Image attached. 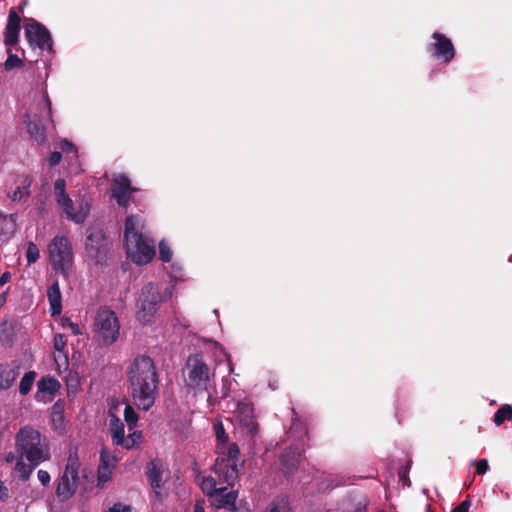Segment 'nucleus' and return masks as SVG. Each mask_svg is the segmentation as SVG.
<instances>
[{
    "label": "nucleus",
    "mask_w": 512,
    "mask_h": 512,
    "mask_svg": "<svg viewBox=\"0 0 512 512\" xmlns=\"http://www.w3.org/2000/svg\"><path fill=\"white\" fill-rule=\"evenodd\" d=\"M27 132L30 134L31 138H33L38 143H43L46 139L45 128L41 124L40 121L36 120H28L26 122Z\"/></svg>",
    "instance_id": "a878e982"
},
{
    "label": "nucleus",
    "mask_w": 512,
    "mask_h": 512,
    "mask_svg": "<svg viewBox=\"0 0 512 512\" xmlns=\"http://www.w3.org/2000/svg\"><path fill=\"white\" fill-rule=\"evenodd\" d=\"M47 298L50 304L51 316L60 315L62 312V295L58 282L53 283L47 290Z\"/></svg>",
    "instance_id": "5701e85b"
},
{
    "label": "nucleus",
    "mask_w": 512,
    "mask_h": 512,
    "mask_svg": "<svg viewBox=\"0 0 512 512\" xmlns=\"http://www.w3.org/2000/svg\"><path fill=\"white\" fill-rule=\"evenodd\" d=\"M378 512H384V511H383V510H380V511H378Z\"/></svg>",
    "instance_id": "13d9d810"
},
{
    "label": "nucleus",
    "mask_w": 512,
    "mask_h": 512,
    "mask_svg": "<svg viewBox=\"0 0 512 512\" xmlns=\"http://www.w3.org/2000/svg\"><path fill=\"white\" fill-rule=\"evenodd\" d=\"M37 476H38V479H39V481L41 482V484H42L43 486H47V485H49V483H50V481H51V476H50V474L48 473V471H46V470H42V469H41V470H39V471L37 472Z\"/></svg>",
    "instance_id": "37998d69"
},
{
    "label": "nucleus",
    "mask_w": 512,
    "mask_h": 512,
    "mask_svg": "<svg viewBox=\"0 0 512 512\" xmlns=\"http://www.w3.org/2000/svg\"><path fill=\"white\" fill-rule=\"evenodd\" d=\"M48 257L52 269L68 277L73 268V247L66 236H55L48 244Z\"/></svg>",
    "instance_id": "20e7f679"
},
{
    "label": "nucleus",
    "mask_w": 512,
    "mask_h": 512,
    "mask_svg": "<svg viewBox=\"0 0 512 512\" xmlns=\"http://www.w3.org/2000/svg\"><path fill=\"white\" fill-rule=\"evenodd\" d=\"M40 257V251H39V248L38 246L30 241L28 242V245H27V250H26V258H27V262L28 264H33L35 263Z\"/></svg>",
    "instance_id": "c9c22d12"
},
{
    "label": "nucleus",
    "mask_w": 512,
    "mask_h": 512,
    "mask_svg": "<svg viewBox=\"0 0 512 512\" xmlns=\"http://www.w3.org/2000/svg\"><path fill=\"white\" fill-rule=\"evenodd\" d=\"M54 194L57 204L65 213L67 219L80 224L83 223L90 211L88 203H81L77 210L74 209L73 200L66 193V181L63 178H58L54 182Z\"/></svg>",
    "instance_id": "1a4fd4ad"
},
{
    "label": "nucleus",
    "mask_w": 512,
    "mask_h": 512,
    "mask_svg": "<svg viewBox=\"0 0 512 512\" xmlns=\"http://www.w3.org/2000/svg\"><path fill=\"white\" fill-rule=\"evenodd\" d=\"M263 512H288V505L284 501H273Z\"/></svg>",
    "instance_id": "4c0bfd02"
},
{
    "label": "nucleus",
    "mask_w": 512,
    "mask_h": 512,
    "mask_svg": "<svg viewBox=\"0 0 512 512\" xmlns=\"http://www.w3.org/2000/svg\"><path fill=\"white\" fill-rule=\"evenodd\" d=\"M124 420L127 423L129 430H132L133 427L137 424L139 420V416L135 409L130 404H126L124 409Z\"/></svg>",
    "instance_id": "473e14b6"
},
{
    "label": "nucleus",
    "mask_w": 512,
    "mask_h": 512,
    "mask_svg": "<svg viewBox=\"0 0 512 512\" xmlns=\"http://www.w3.org/2000/svg\"><path fill=\"white\" fill-rule=\"evenodd\" d=\"M21 18L14 8L10 9L4 32V44L6 48L13 47L19 42Z\"/></svg>",
    "instance_id": "2eb2a0df"
},
{
    "label": "nucleus",
    "mask_w": 512,
    "mask_h": 512,
    "mask_svg": "<svg viewBox=\"0 0 512 512\" xmlns=\"http://www.w3.org/2000/svg\"><path fill=\"white\" fill-rule=\"evenodd\" d=\"M471 506V502L466 499L462 501L460 504H458L456 507H454L451 512H468L469 508Z\"/></svg>",
    "instance_id": "49530a36"
},
{
    "label": "nucleus",
    "mask_w": 512,
    "mask_h": 512,
    "mask_svg": "<svg viewBox=\"0 0 512 512\" xmlns=\"http://www.w3.org/2000/svg\"><path fill=\"white\" fill-rule=\"evenodd\" d=\"M193 512H205L204 501H197L194 505Z\"/></svg>",
    "instance_id": "8fccbe9b"
},
{
    "label": "nucleus",
    "mask_w": 512,
    "mask_h": 512,
    "mask_svg": "<svg viewBox=\"0 0 512 512\" xmlns=\"http://www.w3.org/2000/svg\"><path fill=\"white\" fill-rule=\"evenodd\" d=\"M110 245L102 230L94 229L88 231L85 241V252L88 258L96 264H105Z\"/></svg>",
    "instance_id": "9d476101"
},
{
    "label": "nucleus",
    "mask_w": 512,
    "mask_h": 512,
    "mask_svg": "<svg viewBox=\"0 0 512 512\" xmlns=\"http://www.w3.org/2000/svg\"><path fill=\"white\" fill-rule=\"evenodd\" d=\"M51 420L55 427L61 426L63 424V405L59 401H57L52 407Z\"/></svg>",
    "instance_id": "f704fd0d"
},
{
    "label": "nucleus",
    "mask_w": 512,
    "mask_h": 512,
    "mask_svg": "<svg viewBox=\"0 0 512 512\" xmlns=\"http://www.w3.org/2000/svg\"><path fill=\"white\" fill-rule=\"evenodd\" d=\"M208 402H209V404L213 405V404H215V403H216V399H215V398H213L211 395H209V396H208Z\"/></svg>",
    "instance_id": "4d7b16f0"
},
{
    "label": "nucleus",
    "mask_w": 512,
    "mask_h": 512,
    "mask_svg": "<svg viewBox=\"0 0 512 512\" xmlns=\"http://www.w3.org/2000/svg\"><path fill=\"white\" fill-rule=\"evenodd\" d=\"M35 378V371H28L23 375L19 384V393L21 395H27L31 391Z\"/></svg>",
    "instance_id": "c85d7f7f"
},
{
    "label": "nucleus",
    "mask_w": 512,
    "mask_h": 512,
    "mask_svg": "<svg viewBox=\"0 0 512 512\" xmlns=\"http://www.w3.org/2000/svg\"><path fill=\"white\" fill-rule=\"evenodd\" d=\"M45 102L47 104L48 112L50 113V111H51V102H50V100H49V98L47 96H45Z\"/></svg>",
    "instance_id": "6e6d98bb"
},
{
    "label": "nucleus",
    "mask_w": 512,
    "mask_h": 512,
    "mask_svg": "<svg viewBox=\"0 0 512 512\" xmlns=\"http://www.w3.org/2000/svg\"><path fill=\"white\" fill-rule=\"evenodd\" d=\"M136 188L131 186V181L126 175H120L111 184L112 197L121 207H127L130 203L131 194Z\"/></svg>",
    "instance_id": "4468645a"
},
{
    "label": "nucleus",
    "mask_w": 512,
    "mask_h": 512,
    "mask_svg": "<svg viewBox=\"0 0 512 512\" xmlns=\"http://www.w3.org/2000/svg\"><path fill=\"white\" fill-rule=\"evenodd\" d=\"M138 218L134 215L126 217L124 230V244L127 254L137 265H145L152 261L155 257L154 241L148 237H144L137 230Z\"/></svg>",
    "instance_id": "7ed1b4c3"
},
{
    "label": "nucleus",
    "mask_w": 512,
    "mask_h": 512,
    "mask_svg": "<svg viewBox=\"0 0 512 512\" xmlns=\"http://www.w3.org/2000/svg\"><path fill=\"white\" fill-rule=\"evenodd\" d=\"M17 461L15 472L22 481L29 480L34 469L51 459V447L48 438L32 426L21 427L15 435Z\"/></svg>",
    "instance_id": "f257e3e1"
},
{
    "label": "nucleus",
    "mask_w": 512,
    "mask_h": 512,
    "mask_svg": "<svg viewBox=\"0 0 512 512\" xmlns=\"http://www.w3.org/2000/svg\"><path fill=\"white\" fill-rule=\"evenodd\" d=\"M140 438H141V432L133 431L127 437H125V440H131L133 442V447H134Z\"/></svg>",
    "instance_id": "09e8293b"
},
{
    "label": "nucleus",
    "mask_w": 512,
    "mask_h": 512,
    "mask_svg": "<svg viewBox=\"0 0 512 512\" xmlns=\"http://www.w3.org/2000/svg\"><path fill=\"white\" fill-rule=\"evenodd\" d=\"M235 417L244 433L254 439L258 434V423L255 419L252 404L247 401H239L235 410Z\"/></svg>",
    "instance_id": "ddd939ff"
},
{
    "label": "nucleus",
    "mask_w": 512,
    "mask_h": 512,
    "mask_svg": "<svg viewBox=\"0 0 512 512\" xmlns=\"http://www.w3.org/2000/svg\"><path fill=\"white\" fill-rule=\"evenodd\" d=\"M159 256L160 259L165 263L170 262L172 259V251L168 244L163 240L159 243Z\"/></svg>",
    "instance_id": "e433bc0d"
},
{
    "label": "nucleus",
    "mask_w": 512,
    "mask_h": 512,
    "mask_svg": "<svg viewBox=\"0 0 512 512\" xmlns=\"http://www.w3.org/2000/svg\"><path fill=\"white\" fill-rule=\"evenodd\" d=\"M214 432L216 436V440L218 442L217 449H222L223 447H220V445H225L228 443V435L225 431L224 425L222 422H216L214 423Z\"/></svg>",
    "instance_id": "72a5a7b5"
},
{
    "label": "nucleus",
    "mask_w": 512,
    "mask_h": 512,
    "mask_svg": "<svg viewBox=\"0 0 512 512\" xmlns=\"http://www.w3.org/2000/svg\"><path fill=\"white\" fill-rule=\"evenodd\" d=\"M62 160V154L61 152L54 151L49 155L48 163L50 166H56L58 165Z\"/></svg>",
    "instance_id": "c03bdc74"
},
{
    "label": "nucleus",
    "mask_w": 512,
    "mask_h": 512,
    "mask_svg": "<svg viewBox=\"0 0 512 512\" xmlns=\"http://www.w3.org/2000/svg\"><path fill=\"white\" fill-rule=\"evenodd\" d=\"M109 430L113 444L122 446L125 449L133 448V442L131 440H125L124 424L117 416L110 418Z\"/></svg>",
    "instance_id": "6ab92c4d"
},
{
    "label": "nucleus",
    "mask_w": 512,
    "mask_h": 512,
    "mask_svg": "<svg viewBox=\"0 0 512 512\" xmlns=\"http://www.w3.org/2000/svg\"><path fill=\"white\" fill-rule=\"evenodd\" d=\"M19 376V367L10 364L0 365V390L9 389Z\"/></svg>",
    "instance_id": "4be33fe9"
},
{
    "label": "nucleus",
    "mask_w": 512,
    "mask_h": 512,
    "mask_svg": "<svg viewBox=\"0 0 512 512\" xmlns=\"http://www.w3.org/2000/svg\"><path fill=\"white\" fill-rule=\"evenodd\" d=\"M60 148H61L62 152H65V153H72V152L76 153L75 145L67 139H64L60 142Z\"/></svg>",
    "instance_id": "79ce46f5"
},
{
    "label": "nucleus",
    "mask_w": 512,
    "mask_h": 512,
    "mask_svg": "<svg viewBox=\"0 0 512 512\" xmlns=\"http://www.w3.org/2000/svg\"><path fill=\"white\" fill-rule=\"evenodd\" d=\"M128 388L136 407L148 411L158 396L159 375L149 356L139 355L127 369Z\"/></svg>",
    "instance_id": "f03ea898"
},
{
    "label": "nucleus",
    "mask_w": 512,
    "mask_h": 512,
    "mask_svg": "<svg viewBox=\"0 0 512 512\" xmlns=\"http://www.w3.org/2000/svg\"><path fill=\"white\" fill-rule=\"evenodd\" d=\"M220 453L224 454V456L220 457V461H225L227 464L235 463L238 467H243V461L239 460L240 450L236 443H231L226 453L223 451Z\"/></svg>",
    "instance_id": "bb28decb"
},
{
    "label": "nucleus",
    "mask_w": 512,
    "mask_h": 512,
    "mask_svg": "<svg viewBox=\"0 0 512 512\" xmlns=\"http://www.w3.org/2000/svg\"><path fill=\"white\" fill-rule=\"evenodd\" d=\"M61 325L64 328L65 327H69L74 335H80L81 334V331H80V328H79L78 324L72 322L70 320V318H68V317H63L61 319Z\"/></svg>",
    "instance_id": "ea45409f"
},
{
    "label": "nucleus",
    "mask_w": 512,
    "mask_h": 512,
    "mask_svg": "<svg viewBox=\"0 0 512 512\" xmlns=\"http://www.w3.org/2000/svg\"><path fill=\"white\" fill-rule=\"evenodd\" d=\"M186 386L198 391H207L211 386L212 377L208 365L199 354L188 357L186 362Z\"/></svg>",
    "instance_id": "6e6552de"
},
{
    "label": "nucleus",
    "mask_w": 512,
    "mask_h": 512,
    "mask_svg": "<svg viewBox=\"0 0 512 512\" xmlns=\"http://www.w3.org/2000/svg\"><path fill=\"white\" fill-rule=\"evenodd\" d=\"M93 331L95 338L103 346L115 343L120 334V321L116 313L106 306H101L94 318Z\"/></svg>",
    "instance_id": "39448f33"
},
{
    "label": "nucleus",
    "mask_w": 512,
    "mask_h": 512,
    "mask_svg": "<svg viewBox=\"0 0 512 512\" xmlns=\"http://www.w3.org/2000/svg\"><path fill=\"white\" fill-rule=\"evenodd\" d=\"M489 470V464L486 459H479L476 462V473L478 475H483Z\"/></svg>",
    "instance_id": "a19ab883"
},
{
    "label": "nucleus",
    "mask_w": 512,
    "mask_h": 512,
    "mask_svg": "<svg viewBox=\"0 0 512 512\" xmlns=\"http://www.w3.org/2000/svg\"><path fill=\"white\" fill-rule=\"evenodd\" d=\"M163 297L160 293L159 287L154 283L146 284L140 293L137 302V319L143 324H150L153 322Z\"/></svg>",
    "instance_id": "0eeeda50"
},
{
    "label": "nucleus",
    "mask_w": 512,
    "mask_h": 512,
    "mask_svg": "<svg viewBox=\"0 0 512 512\" xmlns=\"http://www.w3.org/2000/svg\"><path fill=\"white\" fill-rule=\"evenodd\" d=\"M6 302V296L5 294L0 295V308L5 304Z\"/></svg>",
    "instance_id": "5fc2aeb1"
},
{
    "label": "nucleus",
    "mask_w": 512,
    "mask_h": 512,
    "mask_svg": "<svg viewBox=\"0 0 512 512\" xmlns=\"http://www.w3.org/2000/svg\"><path fill=\"white\" fill-rule=\"evenodd\" d=\"M16 230V215H5L0 212V235L10 236Z\"/></svg>",
    "instance_id": "393cba45"
},
{
    "label": "nucleus",
    "mask_w": 512,
    "mask_h": 512,
    "mask_svg": "<svg viewBox=\"0 0 512 512\" xmlns=\"http://www.w3.org/2000/svg\"><path fill=\"white\" fill-rule=\"evenodd\" d=\"M6 52L8 57L4 63V67L7 71H10L14 68H22L24 66L23 61L12 52V47L6 48Z\"/></svg>",
    "instance_id": "7c9ffc66"
},
{
    "label": "nucleus",
    "mask_w": 512,
    "mask_h": 512,
    "mask_svg": "<svg viewBox=\"0 0 512 512\" xmlns=\"http://www.w3.org/2000/svg\"><path fill=\"white\" fill-rule=\"evenodd\" d=\"M80 461L77 448H71L67 458V463L62 476L58 479L56 485V496L61 501H67L73 497L78 487V472Z\"/></svg>",
    "instance_id": "423d86ee"
},
{
    "label": "nucleus",
    "mask_w": 512,
    "mask_h": 512,
    "mask_svg": "<svg viewBox=\"0 0 512 512\" xmlns=\"http://www.w3.org/2000/svg\"><path fill=\"white\" fill-rule=\"evenodd\" d=\"M238 497V491L231 490L227 491L226 487H219L215 495L210 499L211 505L216 508H224L232 512L238 510L236 506V499Z\"/></svg>",
    "instance_id": "f3484780"
},
{
    "label": "nucleus",
    "mask_w": 512,
    "mask_h": 512,
    "mask_svg": "<svg viewBox=\"0 0 512 512\" xmlns=\"http://www.w3.org/2000/svg\"><path fill=\"white\" fill-rule=\"evenodd\" d=\"M25 38L31 46H37L41 50H53L52 37L48 29L39 22H33L25 26Z\"/></svg>",
    "instance_id": "f8f14e48"
},
{
    "label": "nucleus",
    "mask_w": 512,
    "mask_h": 512,
    "mask_svg": "<svg viewBox=\"0 0 512 512\" xmlns=\"http://www.w3.org/2000/svg\"><path fill=\"white\" fill-rule=\"evenodd\" d=\"M31 185V181L29 179L24 180V184L22 187H18L12 195V200L17 202H25L30 195L29 187Z\"/></svg>",
    "instance_id": "2f4dec72"
},
{
    "label": "nucleus",
    "mask_w": 512,
    "mask_h": 512,
    "mask_svg": "<svg viewBox=\"0 0 512 512\" xmlns=\"http://www.w3.org/2000/svg\"><path fill=\"white\" fill-rule=\"evenodd\" d=\"M505 420H512V406L509 404L502 405L493 417V421L497 426L502 425Z\"/></svg>",
    "instance_id": "cd10ccee"
},
{
    "label": "nucleus",
    "mask_w": 512,
    "mask_h": 512,
    "mask_svg": "<svg viewBox=\"0 0 512 512\" xmlns=\"http://www.w3.org/2000/svg\"><path fill=\"white\" fill-rule=\"evenodd\" d=\"M15 459V455L13 453H9L5 456L6 462H12Z\"/></svg>",
    "instance_id": "864d4df0"
},
{
    "label": "nucleus",
    "mask_w": 512,
    "mask_h": 512,
    "mask_svg": "<svg viewBox=\"0 0 512 512\" xmlns=\"http://www.w3.org/2000/svg\"><path fill=\"white\" fill-rule=\"evenodd\" d=\"M235 463L227 464L225 461H220V457L216 459L214 465V472L218 475L219 481L226 483L229 486H233L239 477V470Z\"/></svg>",
    "instance_id": "a211bd4d"
},
{
    "label": "nucleus",
    "mask_w": 512,
    "mask_h": 512,
    "mask_svg": "<svg viewBox=\"0 0 512 512\" xmlns=\"http://www.w3.org/2000/svg\"><path fill=\"white\" fill-rule=\"evenodd\" d=\"M100 458H101V462H102V464H103L105 467H107L106 454H105V450H104V449L101 451Z\"/></svg>",
    "instance_id": "603ef678"
},
{
    "label": "nucleus",
    "mask_w": 512,
    "mask_h": 512,
    "mask_svg": "<svg viewBox=\"0 0 512 512\" xmlns=\"http://www.w3.org/2000/svg\"><path fill=\"white\" fill-rule=\"evenodd\" d=\"M200 487L203 493L208 496L209 500L215 495V493L219 489V487H217L216 480L211 476L204 477L200 483Z\"/></svg>",
    "instance_id": "c756f323"
},
{
    "label": "nucleus",
    "mask_w": 512,
    "mask_h": 512,
    "mask_svg": "<svg viewBox=\"0 0 512 512\" xmlns=\"http://www.w3.org/2000/svg\"><path fill=\"white\" fill-rule=\"evenodd\" d=\"M106 512H131V507L122 503H116Z\"/></svg>",
    "instance_id": "a18cd8bd"
},
{
    "label": "nucleus",
    "mask_w": 512,
    "mask_h": 512,
    "mask_svg": "<svg viewBox=\"0 0 512 512\" xmlns=\"http://www.w3.org/2000/svg\"><path fill=\"white\" fill-rule=\"evenodd\" d=\"M162 464L158 459L151 460L146 467V475L148 477L150 486L153 489L157 500L162 501L163 495L161 493L162 481Z\"/></svg>",
    "instance_id": "dca6fc26"
},
{
    "label": "nucleus",
    "mask_w": 512,
    "mask_h": 512,
    "mask_svg": "<svg viewBox=\"0 0 512 512\" xmlns=\"http://www.w3.org/2000/svg\"><path fill=\"white\" fill-rule=\"evenodd\" d=\"M9 498V490L4 482L0 480V502H4Z\"/></svg>",
    "instance_id": "de8ad7c7"
},
{
    "label": "nucleus",
    "mask_w": 512,
    "mask_h": 512,
    "mask_svg": "<svg viewBox=\"0 0 512 512\" xmlns=\"http://www.w3.org/2000/svg\"><path fill=\"white\" fill-rule=\"evenodd\" d=\"M369 501L364 494L356 493L346 499L339 512H368Z\"/></svg>",
    "instance_id": "412c9836"
},
{
    "label": "nucleus",
    "mask_w": 512,
    "mask_h": 512,
    "mask_svg": "<svg viewBox=\"0 0 512 512\" xmlns=\"http://www.w3.org/2000/svg\"><path fill=\"white\" fill-rule=\"evenodd\" d=\"M431 37L434 42L427 45V51L433 58L450 63L456 55L451 39L440 32H434Z\"/></svg>",
    "instance_id": "9b49d317"
},
{
    "label": "nucleus",
    "mask_w": 512,
    "mask_h": 512,
    "mask_svg": "<svg viewBox=\"0 0 512 512\" xmlns=\"http://www.w3.org/2000/svg\"><path fill=\"white\" fill-rule=\"evenodd\" d=\"M300 453L294 447L287 448L280 456L281 469L286 475H292L298 468Z\"/></svg>",
    "instance_id": "aec40b11"
},
{
    "label": "nucleus",
    "mask_w": 512,
    "mask_h": 512,
    "mask_svg": "<svg viewBox=\"0 0 512 512\" xmlns=\"http://www.w3.org/2000/svg\"><path fill=\"white\" fill-rule=\"evenodd\" d=\"M60 383L58 380L52 377H41L40 380L37 383V394L36 398L40 400L39 394L40 393H47L49 395L54 396L58 393L60 389Z\"/></svg>",
    "instance_id": "b1692460"
},
{
    "label": "nucleus",
    "mask_w": 512,
    "mask_h": 512,
    "mask_svg": "<svg viewBox=\"0 0 512 512\" xmlns=\"http://www.w3.org/2000/svg\"><path fill=\"white\" fill-rule=\"evenodd\" d=\"M66 345H67V341H66L65 335L56 334L54 336L53 346H54L55 351L60 352V353L64 352Z\"/></svg>",
    "instance_id": "58836bf2"
},
{
    "label": "nucleus",
    "mask_w": 512,
    "mask_h": 512,
    "mask_svg": "<svg viewBox=\"0 0 512 512\" xmlns=\"http://www.w3.org/2000/svg\"><path fill=\"white\" fill-rule=\"evenodd\" d=\"M10 278V274L8 272L4 273L1 277H0V286L1 285H4Z\"/></svg>",
    "instance_id": "3c124183"
}]
</instances>
